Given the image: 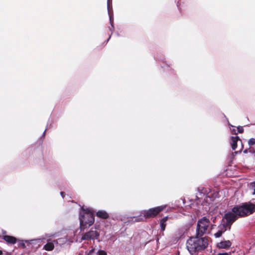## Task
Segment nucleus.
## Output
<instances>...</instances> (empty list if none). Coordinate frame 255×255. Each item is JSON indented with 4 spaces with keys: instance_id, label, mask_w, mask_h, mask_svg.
<instances>
[{
    "instance_id": "nucleus-24",
    "label": "nucleus",
    "mask_w": 255,
    "mask_h": 255,
    "mask_svg": "<svg viewBox=\"0 0 255 255\" xmlns=\"http://www.w3.org/2000/svg\"><path fill=\"white\" fill-rule=\"evenodd\" d=\"M60 194H61V196H62V197L63 198H64V196H65V193L64 192H60Z\"/></svg>"
},
{
    "instance_id": "nucleus-6",
    "label": "nucleus",
    "mask_w": 255,
    "mask_h": 255,
    "mask_svg": "<svg viewBox=\"0 0 255 255\" xmlns=\"http://www.w3.org/2000/svg\"><path fill=\"white\" fill-rule=\"evenodd\" d=\"M165 207L166 205H162L150 208L147 210L143 211L142 214L145 218H153L157 215L159 212L163 210Z\"/></svg>"
},
{
    "instance_id": "nucleus-29",
    "label": "nucleus",
    "mask_w": 255,
    "mask_h": 255,
    "mask_svg": "<svg viewBox=\"0 0 255 255\" xmlns=\"http://www.w3.org/2000/svg\"><path fill=\"white\" fill-rule=\"evenodd\" d=\"M2 254V251L0 250V255H1Z\"/></svg>"
},
{
    "instance_id": "nucleus-21",
    "label": "nucleus",
    "mask_w": 255,
    "mask_h": 255,
    "mask_svg": "<svg viewBox=\"0 0 255 255\" xmlns=\"http://www.w3.org/2000/svg\"><path fill=\"white\" fill-rule=\"evenodd\" d=\"M94 251H95V249L93 248L91 250H90L89 252H86V254L87 255H92V254L94 253Z\"/></svg>"
},
{
    "instance_id": "nucleus-18",
    "label": "nucleus",
    "mask_w": 255,
    "mask_h": 255,
    "mask_svg": "<svg viewBox=\"0 0 255 255\" xmlns=\"http://www.w3.org/2000/svg\"><path fill=\"white\" fill-rule=\"evenodd\" d=\"M222 234L223 233L218 230V232L214 234V236L215 238H218L220 237Z\"/></svg>"
},
{
    "instance_id": "nucleus-10",
    "label": "nucleus",
    "mask_w": 255,
    "mask_h": 255,
    "mask_svg": "<svg viewBox=\"0 0 255 255\" xmlns=\"http://www.w3.org/2000/svg\"><path fill=\"white\" fill-rule=\"evenodd\" d=\"M239 140L241 141V142H242V141L240 139L239 137L238 136L232 137L231 144L233 150H235L236 149L237 142Z\"/></svg>"
},
{
    "instance_id": "nucleus-11",
    "label": "nucleus",
    "mask_w": 255,
    "mask_h": 255,
    "mask_svg": "<svg viewBox=\"0 0 255 255\" xmlns=\"http://www.w3.org/2000/svg\"><path fill=\"white\" fill-rule=\"evenodd\" d=\"M45 237H44V236H42L41 238H38V239H33V240H25V242L26 243H29L30 244H33L34 242H36L37 243H40L41 242H42V240L45 239L46 237H48V238H50V237H51L52 236V235H48V234H46L45 235Z\"/></svg>"
},
{
    "instance_id": "nucleus-7",
    "label": "nucleus",
    "mask_w": 255,
    "mask_h": 255,
    "mask_svg": "<svg viewBox=\"0 0 255 255\" xmlns=\"http://www.w3.org/2000/svg\"><path fill=\"white\" fill-rule=\"evenodd\" d=\"M97 229V228H95V230H94L93 228H92L89 232L83 234L82 236V239L83 240L97 239L100 236V234L96 230Z\"/></svg>"
},
{
    "instance_id": "nucleus-25",
    "label": "nucleus",
    "mask_w": 255,
    "mask_h": 255,
    "mask_svg": "<svg viewBox=\"0 0 255 255\" xmlns=\"http://www.w3.org/2000/svg\"><path fill=\"white\" fill-rule=\"evenodd\" d=\"M232 133L233 134H237V133L236 132V130L235 128L233 129V130H232Z\"/></svg>"
},
{
    "instance_id": "nucleus-2",
    "label": "nucleus",
    "mask_w": 255,
    "mask_h": 255,
    "mask_svg": "<svg viewBox=\"0 0 255 255\" xmlns=\"http://www.w3.org/2000/svg\"><path fill=\"white\" fill-rule=\"evenodd\" d=\"M208 245L207 236H195L190 237L186 242V248L191 255H196L198 253L205 250Z\"/></svg>"
},
{
    "instance_id": "nucleus-9",
    "label": "nucleus",
    "mask_w": 255,
    "mask_h": 255,
    "mask_svg": "<svg viewBox=\"0 0 255 255\" xmlns=\"http://www.w3.org/2000/svg\"><path fill=\"white\" fill-rule=\"evenodd\" d=\"M232 245V243L229 241L221 242L218 244V247L221 249H229Z\"/></svg>"
},
{
    "instance_id": "nucleus-13",
    "label": "nucleus",
    "mask_w": 255,
    "mask_h": 255,
    "mask_svg": "<svg viewBox=\"0 0 255 255\" xmlns=\"http://www.w3.org/2000/svg\"><path fill=\"white\" fill-rule=\"evenodd\" d=\"M110 2V0H107V8H108V12H109V17H110V23H111V26H112V27L110 28V30L112 32L113 29H114V25H113V17L110 14V11H109Z\"/></svg>"
},
{
    "instance_id": "nucleus-5",
    "label": "nucleus",
    "mask_w": 255,
    "mask_h": 255,
    "mask_svg": "<svg viewBox=\"0 0 255 255\" xmlns=\"http://www.w3.org/2000/svg\"><path fill=\"white\" fill-rule=\"evenodd\" d=\"M218 193L217 192H212L211 189L209 188L202 187L201 189L198 188V193L197 194L196 198L198 200L204 198V200L208 202L210 201H213L217 196Z\"/></svg>"
},
{
    "instance_id": "nucleus-20",
    "label": "nucleus",
    "mask_w": 255,
    "mask_h": 255,
    "mask_svg": "<svg viewBox=\"0 0 255 255\" xmlns=\"http://www.w3.org/2000/svg\"><path fill=\"white\" fill-rule=\"evenodd\" d=\"M238 131L239 133H243L244 132V128L243 127L239 126L237 127Z\"/></svg>"
},
{
    "instance_id": "nucleus-12",
    "label": "nucleus",
    "mask_w": 255,
    "mask_h": 255,
    "mask_svg": "<svg viewBox=\"0 0 255 255\" xmlns=\"http://www.w3.org/2000/svg\"><path fill=\"white\" fill-rule=\"evenodd\" d=\"M96 215L101 218L106 219L109 218V214L105 211L101 210L98 211L96 213Z\"/></svg>"
},
{
    "instance_id": "nucleus-30",
    "label": "nucleus",
    "mask_w": 255,
    "mask_h": 255,
    "mask_svg": "<svg viewBox=\"0 0 255 255\" xmlns=\"http://www.w3.org/2000/svg\"><path fill=\"white\" fill-rule=\"evenodd\" d=\"M45 131H46V130H45V131H44V132H43V136H44V135H45Z\"/></svg>"
},
{
    "instance_id": "nucleus-3",
    "label": "nucleus",
    "mask_w": 255,
    "mask_h": 255,
    "mask_svg": "<svg viewBox=\"0 0 255 255\" xmlns=\"http://www.w3.org/2000/svg\"><path fill=\"white\" fill-rule=\"evenodd\" d=\"M213 225L207 216H204L199 219L196 229V234L197 236L205 237L210 232Z\"/></svg>"
},
{
    "instance_id": "nucleus-1",
    "label": "nucleus",
    "mask_w": 255,
    "mask_h": 255,
    "mask_svg": "<svg viewBox=\"0 0 255 255\" xmlns=\"http://www.w3.org/2000/svg\"><path fill=\"white\" fill-rule=\"evenodd\" d=\"M233 213L228 212L223 216L218 230L224 233L227 230H230L232 224L237 220V216H244L252 214L255 211V205L251 203H245L241 206H237L232 209Z\"/></svg>"
},
{
    "instance_id": "nucleus-4",
    "label": "nucleus",
    "mask_w": 255,
    "mask_h": 255,
    "mask_svg": "<svg viewBox=\"0 0 255 255\" xmlns=\"http://www.w3.org/2000/svg\"><path fill=\"white\" fill-rule=\"evenodd\" d=\"M79 219L81 230H84L89 227L94 223V213L89 209H85L83 207L80 212Z\"/></svg>"
},
{
    "instance_id": "nucleus-17",
    "label": "nucleus",
    "mask_w": 255,
    "mask_h": 255,
    "mask_svg": "<svg viewBox=\"0 0 255 255\" xmlns=\"http://www.w3.org/2000/svg\"><path fill=\"white\" fill-rule=\"evenodd\" d=\"M97 254L98 255H107V253L103 250H99Z\"/></svg>"
},
{
    "instance_id": "nucleus-22",
    "label": "nucleus",
    "mask_w": 255,
    "mask_h": 255,
    "mask_svg": "<svg viewBox=\"0 0 255 255\" xmlns=\"http://www.w3.org/2000/svg\"><path fill=\"white\" fill-rule=\"evenodd\" d=\"M231 252L219 253L218 255H231Z\"/></svg>"
},
{
    "instance_id": "nucleus-31",
    "label": "nucleus",
    "mask_w": 255,
    "mask_h": 255,
    "mask_svg": "<svg viewBox=\"0 0 255 255\" xmlns=\"http://www.w3.org/2000/svg\"><path fill=\"white\" fill-rule=\"evenodd\" d=\"M216 218L215 217L213 219V222H214L215 221V220Z\"/></svg>"
},
{
    "instance_id": "nucleus-26",
    "label": "nucleus",
    "mask_w": 255,
    "mask_h": 255,
    "mask_svg": "<svg viewBox=\"0 0 255 255\" xmlns=\"http://www.w3.org/2000/svg\"><path fill=\"white\" fill-rule=\"evenodd\" d=\"M244 153H247L248 152V150L247 149H246L244 151Z\"/></svg>"
},
{
    "instance_id": "nucleus-19",
    "label": "nucleus",
    "mask_w": 255,
    "mask_h": 255,
    "mask_svg": "<svg viewBox=\"0 0 255 255\" xmlns=\"http://www.w3.org/2000/svg\"><path fill=\"white\" fill-rule=\"evenodd\" d=\"M250 188L254 190V193L255 194V181L253 182L250 183Z\"/></svg>"
},
{
    "instance_id": "nucleus-15",
    "label": "nucleus",
    "mask_w": 255,
    "mask_h": 255,
    "mask_svg": "<svg viewBox=\"0 0 255 255\" xmlns=\"http://www.w3.org/2000/svg\"><path fill=\"white\" fill-rule=\"evenodd\" d=\"M248 144L250 146L255 144V138H250L248 141Z\"/></svg>"
},
{
    "instance_id": "nucleus-27",
    "label": "nucleus",
    "mask_w": 255,
    "mask_h": 255,
    "mask_svg": "<svg viewBox=\"0 0 255 255\" xmlns=\"http://www.w3.org/2000/svg\"><path fill=\"white\" fill-rule=\"evenodd\" d=\"M228 125H229L230 126H231V127H234L233 125H231L229 122H228Z\"/></svg>"
},
{
    "instance_id": "nucleus-16",
    "label": "nucleus",
    "mask_w": 255,
    "mask_h": 255,
    "mask_svg": "<svg viewBox=\"0 0 255 255\" xmlns=\"http://www.w3.org/2000/svg\"><path fill=\"white\" fill-rule=\"evenodd\" d=\"M160 227H161V230L162 231L165 230V229L166 227V224H165V223L160 221Z\"/></svg>"
},
{
    "instance_id": "nucleus-23",
    "label": "nucleus",
    "mask_w": 255,
    "mask_h": 255,
    "mask_svg": "<svg viewBox=\"0 0 255 255\" xmlns=\"http://www.w3.org/2000/svg\"><path fill=\"white\" fill-rule=\"evenodd\" d=\"M167 218H168V217L167 216H166L164 218H163L162 219H161L160 220V221H161L162 222H163L164 223H165V222L167 220Z\"/></svg>"
},
{
    "instance_id": "nucleus-14",
    "label": "nucleus",
    "mask_w": 255,
    "mask_h": 255,
    "mask_svg": "<svg viewBox=\"0 0 255 255\" xmlns=\"http://www.w3.org/2000/svg\"><path fill=\"white\" fill-rule=\"evenodd\" d=\"M3 239L7 243L14 244L16 242V239L15 237L9 236H4L3 237Z\"/></svg>"
},
{
    "instance_id": "nucleus-8",
    "label": "nucleus",
    "mask_w": 255,
    "mask_h": 255,
    "mask_svg": "<svg viewBox=\"0 0 255 255\" xmlns=\"http://www.w3.org/2000/svg\"><path fill=\"white\" fill-rule=\"evenodd\" d=\"M57 243L58 242L56 240H54L52 242H48L44 246L43 249L47 251H51L54 248V244Z\"/></svg>"
},
{
    "instance_id": "nucleus-28",
    "label": "nucleus",
    "mask_w": 255,
    "mask_h": 255,
    "mask_svg": "<svg viewBox=\"0 0 255 255\" xmlns=\"http://www.w3.org/2000/svg\"><path fill=\"white\" fill-rule=\"evenodd\" d=\"M111 38V36H109V38L107 39V42L109 40V39H110Z\"/></svg>"
},
{
    "instance_id": "nucleus-32",
    "label": "nucleus",
    "mask_w": 255,
    "mask_h": 255,
    "mask_svg": "<svg viewBox=\"0 0 255 255\" xmlns=\"http://www.w3.org/2000/svg\"><path fill=\"white\" fill-rule=\"evenodd\" d=\"M22 246H23V247H25V245H24V244H22Z\"/></svg>"
}]
</instances>
